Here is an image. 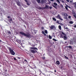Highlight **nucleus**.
Listing matches in <instances>:
<instances>
[{"mask_svg":"<svg viewBox=\"0 0 76 76\" xmlns=\"http://www.w3.org/2000/svg\"><path fill=\"white\" fill-rule=\"evenodd\" d=\"M20 34H21V35H22L27 37L28 38H29V39L31 38V35L29 33L27 32L26 34L24 32H20Z\"/></svg>","mask_w":76,"mask_h":76,"instance_id":"1","label":"nucleus"},{"mask_svg":"<svg viewBox=\"0 0 76 76\" xmlns=\"http://www.w3.org/2000/svg\"><path fill=\"white\" fill-rule=\"evenodd\" d=\"M61 38H64V40H67V37L66 34L63 32H61V34L60 35Z\"/></svg>","mask_w":76,"mask_h":76,"instance_id":"2","label":"nucleus"},{"mask_svg":"<svg viewBox=\"0 0 76 76\" xmlns=\"http://www.w3.org/2000/svg\"><path fill=\"white\" fill-rule=\"evenodd\" d=\"M8 50L11 55H12V56H15V52H14L13 50H12L11 48H9Z\"/></svg>","mask_w":76,"mask_h":76,"instance_id":"3","label":"nucleus"},{"mask_svg":"<svg viewBox=\"0 0 76 76\" xmlns=\"http://www.w3.org/2000/svg\"><path fill=\"white\" fill-rule=\"evenodd\" d=\"M42 9H49V7H48V6L46 5L45 6V7L44 8H42L41 7H39V8H38L39 9H40L41 10H42Z\"/></svg>","mask_w":76,"mask_h":76,"instance_id":"4","label":"nucleus"},{"mask_svg":"<svg viewBox=\"0 0 76 76\" xmlns=\"http://www.w3.org/2000/svg\"><path fill=\"white\" fill-rule=\"evenodd\" d=\"M57 18L61 20H63V19L61 18V16L59 15H57Z\"/></svg>","mask_w":76,"mask_h":76,"instance_id":"5","label":"nucleus"},{"mask_svg":"<svg viewBox=\"0 0 76 76\" xmlns=\"http://www.w3.org/2000/svg\"><path fill=\"white\" fill-rule=\"evenodd\" d=\"M63 15L64 17H67L68 16V15L66 13H65L64 12H63Z\"/></svg>","mask_w":76,"mask_h":76,"instance_id":"6","label":"nucleus"},{"mask_svg":"<svg viewBox=\"0 0 76 76\" xmlns=\"http://www.w3.org/2000/svg\"><path fill=\"white\" fill-rule=\"evenodd\" d=\"M31 53H37V51L36 50H31Z\"/></svg>","mask_w":76,"mask_h":76,"instance_id":"7","label":"nucleus"},{"mask_svg":"<svg viewBox=\"0 0 76 76\" xmlns=\"http://www.w3.org/2000/svg\"><path fill=\"white\" fill-rule=\"evenodd\" d=\"M50 28L51 29H55V26H51L50 27Z\"/></svg>","mask_w":76,"mask_h":76,"instance_id":"8","label":"nucleus"},{"mask_svg":"<svg viewBox=\"0 0 76 76\" xmlns=\"http://www.w3.org/2000/svg\"><path fill=\"white\" fill-rule=\"evenodd\" d=\"M30 49H32L33 50H38V49L37 48H34V47H30Z\"/></svg>","mask_w":76,"mask_h":76,"instance_id":"9","label":"nucleus"},{"mask_svg":"<svg viewBox=\"0 0 76 76\" xmlns=\"http://www.w3.org/2000/svg\"><path fill=\"white\" fill-rule=\"evenodd\" d=\"M56 63L58 65L60 64V61H56Z\"/></svg>","mask_w":76,"mask_h":76,"instance_id":"10","label":"nucleus"},{"mask_svg":"<svg viewBox=\"0 0 76 76\" xmlns=\"http://www.w3.org/2000/svg\"><path fill=\"white\" fill-rule=\"evenodd\" d=\"M16 3L17 4L18 6H20V2H19V1H18L16 2Z\"/></svg>","mask_w":76,"mask_h":76,"instance_id":"11","label":"nucleus"},{"mask_svg":"<svg viewBox=\"0 0 76 76\" xmlns=\"http://www.w3.org/2000/svg\"><path fill=\"white\" fill-rule=\"evenodd\" d=\"M66 47L67 48H68H68H70V49H72V48H72V46H66Z\"/></svg>","mask_w":76,"mask_h":76,"instance_id":"12","label":"nucleus"},{"mask_svg":"<svg viewBox=\"0 0 76 76\" xmlns=\"http://www.w3.org/2000/svg\"><path fill=\"white\" fill-rule=\"evenodd\" d=\"M23 63L24 64H25V63H28V61H27V60H26V59H25L24 60V61H23Z\"/></svg>","mask_w":76,"mask_h":76,"instance_id":"13","label":"nucleus"},{"mask_svg":"<svg viewBox=\"0 0 76 76\" xmlns=\"http://www.w3.org/2000/svg\"><path fill=\"white\" fill-rule=\"evenodd\" d=\"M7 33L8 34H9L10 35L11 34V32L10 31H7Z\"/></svg>","mask_w":76,"mask_h":76,"instance_id":"14","label":"nucleus"},{"mask_svg":"<svg viewBox=\"0 0 76 76\" xmlns=\"http://www.w3.org/2000/svg\"><path fill=\"white\" fill-rule=\"evenodd\" d=\"M58 28L60 30H61V26L59 25L58 26Z\"/></svg>","mask_w":76,"mask_h":76,"instance_id":"15","label":"nucleus"},{"mask_svg":"<svg viewBox=\"0 0 76 76\" xmlns=\"http://www.w3.org/2000/svg\"><path fill=\"white\" fill-rule=\"evenodd\" d=\"M38 3H40L41 2V0H36Z\"/></svg>","mask_w":76,"mask_h":76,"instance_id":"16","label":"nucleus"},{"mask_svg":"<svg viewBox=\"0 0 76 76\" xmlns=\"http://www.w3.org/2000/svg\"><path fill=\"white\" fill-rule=\"evenodd\" d=\"M45 2V0H42L41 1V3H44Z\"/></svg>","mask_w":76,"mask_h":76,"instance_id":"17","label":"nucleus"},{"mask_svg":"<svg viewBox=\"0 0 76 76\" xmlns=\"http://www.w3.org/2000/svg\"><path fill=\"white\" fill-rule=\"evenodd\" d=\"M74 4H75L74 7L75 8H76V2H75L73 3Z\"/></svg>","mask_w":76,"mask_h":76,"instance_id":"18","label":"nucleus"},{"mask_svg":"<svg viewBox=\"0 0 76 76\" xmlns=\"http://www.w3.org/2000/svg\"><path fill=\"white\" fill-rule=\"evenodd\" d=\"M69 23L70 24H73V22L72 21H69Z\"/></svg>","mask_w":76,"mask_h":76,"instance_id":"19","label":"nucleus"},{"mask_svg":"<svg viewBox=\"0 0 76 76\" xmlns=\"http://www.w3.org/2000/svg\"><path fill=\"white\" fill-rule=\"evenodd\" d=\"M49 38L50 39H52V37H51V36L49 35Z\"/></svg>","mask_w":76,"mask_h":76,"instance_id":"20","label":"nucleus"},{"mask_svg":"<svg viewBox=\"0 0 76 76\" xmlns=\"http://www.w3.org/2000/svg\"><path fill=\"white\" fill-rule=\"evenodd\" d=\"M52 19L54 21H56V19L54 18H53Z\"/></svg>","mask_w":76,"mask_h":76,"instance_id":"21","label":"nucleus"},{"mask_svg":"<svg viewBox=\"0 0 76 76\" xmlns=\"http://www.w3.org/2000/svg\"><path fill=\"white\" fill-rule=\"evenodd\" d=\"M53 4H54L55 6H57V3H56V2L54 3Z\"/></svg>","mask_w":76,"mask_h":76,"instance_id":"22","label":"nucleus"},{"mask_svg":"<svg viewBox=\"0 0 76 76\" xmlns=\"http://www.w3.org/2000/svg\"><path fill=\"white\" fill-rule=\"evenodd\" d=\"M9 21L10 22H11V21H12V18H10L9 19Z\"/></svg>","mask_w":76,"mask_h":76,"instance_id":"23","label":"nucleus"},{"mask_svg":"<svg viewBox=\"0 0 76 76\" xmlns=\"http://www.w3.org/2000/svg\"><path fill=\"white\" fill-rule=\"evenodd\" d=\"M45 34H48V32H47V30H45Z\"/></svg>","mask_w":76,"mask_h":76,"instance_id":"24","label":"nucleus"},{"mask_svg":"<svg viewBox=\"0 0 76 76\" xmlns=\"http://www.w3.org/2000/svg\"><path fill=\"white\" fill-rule=\"evenodd\" d=\"M64 57H65V58H66V59H67L68 60L69 59V58H68V57H66V56H64Z\"/></svg>","mask_w":76,"mask_h":76,"instance_id":"25","label":"nucleus"},{"mask_svg":"<svg viewBox=\"0 0 76 76\" xmlns=\"http://www.w3.org/2000/svg\"><path fill=\"white\" fill-rule=\"evenodd\" d=\"M64 17V19H66V20H67V19H68V18H67V17Z\"/></svg>","mask_w":76,"mask_h":76,"instance_id":"26","label":"nucleus"},{"mask_svg":"<svg viewBox=\"0 0 76 76\" xmlns=\"http://www.w3.org/2000/svg\"><path fill=\"white\" fill-rule=\"evenodd\" d=\"M53 41H57V40L55 39H53Z\"/></svg>","mask_w":76,"mask_h":76,"instance_id":"27","label":"nucleus"},{"mask_svg":"<svg viewBox=\"0 0 76 76\" xmlns=\"http://www.w3.org/2000/svg\"><path fill=\"white\" fill-rule=\"evenodd\" d=\"M67 7H67V6H65V8H66V10H68V8H67Z\"/></svg>","mask_w":76,"mask_h":76,"instance_id":"28","label":"nucleus"},{"mask_svg":"<svg viewBox=\"0 0 76 76\" xmlns=\"http://www.w3.org/2000/svg\"><path fill=\"white\" fill-rule=\"evenodd\" d=\"M58 2V3H60V1H59V0H56Z\"/></svg>","mask_w":76,"mask_h":76,"instance_id":"29","label":"nucleus"},{"mask_svg":"<svg viewBox=\"0 0 76 76\" xmlns=\"http://www.w3.org/2000/svg\"><path fill=\"white\" fill-rule=\"evenodd\" d=\"M42 58L43 60H45V57L44 56L42 57Z\"/></svg>","mask_w":76,"mask_h":76,"instance_id":"30","label":"nucleus"},{"mask_svg":"<svg viewBox=\"0 0 76 76\" xmlns=\"http://www.w3.org/2000/svg\"><path fill=\"white\" fill-rule=\"evenodd\" d=\"M27 5H28V6H29L30 4H29V3L28 2H27Z\"/></svg>","mask_w":76,"mask_h":76,"instance_id":"31","label":"nucleus"},{"mask_svg":"<svg viewBox=\"0 0 76 76\" xmlns=\"http://www.w3.org/2000/svg\"><path fill=\"white\" fill-rule=\"evenodd\" d=\"M4 76H7V74H4Z\"/></svg>","mask_w":76,"mask_h":76,"instance_id":"32","label":"nucleus"},{"mask_svg":"<svg viewBox=\"0 0 76 76\" xmlns=\"http://www.w3.org/2000/svg\"><path fill=\"white\" fill-rule=\"evenodd\" d=\"M66 6H67V7H68V8H69V9H70V8H71L69 6L67 5H66Z\"/></svg>","mask_w":76,"mask_h":76,"instance_id":"33","label":"nucleus"},{"mask_svg":"<svg viewBox=\"0 0 76 76\" xmlns=\"http://www.w3.org/2000/svg\"><path fill=\"white\" fill-rule=\"evenodd\" d=\"M52 8H53V7H49V9L50 10L51 9H52Z\"/></svg>","mask_w":76,"mask_h":76,"instance_id":"34","label":"nucleus"},{"mask_svg":"<svg viewBox=\"0 0 76 76\" xmlns=\"http://www.w3.org/2000/svg\"><path fill=\"white\" fill-rule=\"evenodd\" d=\"M68 18H69V19H70V18H71V16H68Z\"/></svg>","mask_w":76,"mask_h":76,"instance_id":"35","label":"nucleus"},{"mask_svg":"<svg viewBox=\"0 0 76 76\" xmlns=\"http://www.w3.org/2000/svg\"><path fill=\"white\" fill-rule=\"evenodd\" d=\"M64 29H69L68 28H67V27H66V28H64Z\"/></svg>","mask_w":76,"mask_h":76,"instance_id":"36","label":"nucleus"},{"mask_svg":"<svg viewBox=\"0 0 76 76\" xmlns=\"http://www.w3.org/2000/svg\"><path fill=\"white\" fill-rule=\"evenodd\" d=\"M44 31H42V34H44Z\"/></svg>","mask_w":76,"mask_h":76,"instance_id":"37","label":"nucleus"},{"mask_svg":"<svg viewBox=\"0 0 76 76\" xmlns=\"http://www.w3.org/2000/svg\"><path fill=\"white\" fill-rule=\"evenodd\" d=\"M17 58H18V59H20V58L19 57H18Z\"/></svg>","mask_w":76,"mask_h":76,"instance_id":"38","label":"nucleus"},{"mask_svg":"<svg viewBox=\"0 0 76 76\" xmlns=\"http://www.w3.org/2000/svg\"><path fill=\"white\" fill-rule=\"evenodd\" d=\"M61 6L62 7H63V5L61 4Z\"/></svg>","mask_w":76,"mask_h":76,"instance_id":"39","label":"nucleus"},{"mask_svg":"<svg viewBox=\"0 0 76 76\" xmlns=\"http://www.w3.org/2000/svg\"><path fill=\"white\" fill-rule=\"evenodd\" d=\"M24 1H26V2L28 3V1L27 0H24Z\"/></svg>","mask_w":76,"mask_h":76,"instance_id":"40","label":"nucleus"},{"mask_svg":"<svg viewBox=\"0 0 76 76\" xmlns=\"http://www.w3.org/2000/svg\"><path fill=\"white\" fill-rule=\"evenodd\" d=\"M43 35H44V36H46V34H45V33L43 34Z\"/></svg>","mask_w":76,"mask_h":76,"instance_id":"41","label":"nucleus"},{"mask_svg":"<svg viewBox=\"0 0 76 76\" xmlns=\"http://www.w3.org/2000/svg\"><path fill=\"white\" fill-rule=\"evenodd\" d=\"M7 18L8 19H9V18H10V16H8L7 17Z\"/></svg>","mask_w":76,"mask_h":76,"instance_id":"42","label":"nucleus"},{"mask_svg":"<svg viewBox=\"0 0 76 76\" xmlns=\"http://www.w3.org/2000/svg\"><path fill=\"white\" fill-rule=\"evenodd\" d=\"M53 7H54V8H56V7L54 5L53 6Z\"/></svg>","mask_w":76,"mask_h":76,"instance_id":"43","label":"nucleus"},{"mask_svg":"<svg viewBox=\"0 0 76 76\" xmlns=\"http://www.w3.org/2000/svg\"><path fill=\"white\" fill-rule=\"evenodd\" d=\"M66 1L67 2H69V0H66Z\"/></svg>","mask_w":76,"mask_h":76,"instance_id":"44","label":"nucleus"},{"mask_svg":"<svg viewBox=\"0 0 76 76\" xmlns=\"http://www.w3.org/2000/svg\"><path fill=\"white\" fill-rule=\"evenodd\" d=\"M62 3H64V1H62Z\"/></svg>","mask_w":76,"mask_h":76,"instance_id":"45","label":"nucleus"},{"mask_svg":"<svg viewBox=\"0 0 76 76\" xmlns=\"http://www.w3.org/2000/svg\"><path fill=\"white\" fill-rule=\"evenodd\" d=\"M42 30H44V27H42Z\"/></svg>","mask_w":76,"mask_h":76,"instance_id":"46","label":"nucleus"},{"mask_svg":"<svg viewBox=\"0 0 76 76\" xmlns=\"http://www.w3.org/2000/svg\"><path fill=\"white\" fill-rule=\"evenodd\" d=\"M14 60H16V59L15 58H14Z\"/></svg>","mask_w":76,"mask_h":76,"instance_id":"47","label":"nucleus"},{"mask_svg":"<svg viewBox=\"0 0 76 76\" xmlns=\"http://www.w3.org/2000/svg\"><path fill=\"white\" fill-rule=\"evenodd\" d=\"M7 70H5V72H7Z\"/></svg>","mask_w":76,"mask_h":76,"instance_id":"48","label":"nucleus"},{"mask_svg":"<svg viewBox=\"0 0 76 76\" xmlns=\"http://www.w3.org/2000/svg\"><path fill=\"white\" fill-rule=\"evenodd\" d=\"M51 1H54V0H50Z\"/></svg>","mask_w":76,"mask_h":76,"instance_id":"49","label":"nucleus"},{"mask_svg":"<svg viewBox=\"0 0 76 76\" xmlns=\"http://www.w3.org/2000/svg\"><path fill=\"white\" fill-rule=\"evenodd\" d=\"M74 27V28H76V25H75Z\"/></svg>","mask_w":76,"mask_h":76,"instance_id":"50","label":"nucleus"},{"mask_svg":"<svg viewBox=\"0 0 76 76\" xmlns=\"http://www.w3.org/2000/svg\"><path fill=\"white\" fill-rule=\"evenodd\" d=\"M54 72L55 73H56V70H54Z\"/></svg>","mask_w":76,"mask_h":76,"instance_id":"51","label":"nucleus"},{"mask_svg":"<svg viewBox=\"0 0 76 76\" xmlns=\"http://www.w3.org/2000/svg\"><path fill=\"white\" fill-rule=\"evenodd\" d=\"M70 3H72V1H70Z\"/></svg>","mask_w":76,"mask_h":76,"instance_id":"52","label":"nucleus"},{"mask_svg":"<svg viewBox=\"0 0 76 76\" xmlns=\"http://www.w3.org/2000/svg\"><path fill=\"white\" fill-rule=\"evenodd\" d=\"M41 72H40V74H39V75H41Z\"/></svg>","mask_w":76,"mask_h":76,"instance_id":"53","label":"nucleus"},{"mask_svg":"<svg viewBox=\"0 0 76 76\" xmlns=\"http://www.w3.org/2000/svg\"><path fill=\"white\" fill-rule=\"evenodd\" d=\"M1 41H1V40L0 39V42H1Z\"/></svg>","mask_w":76,"mask_h":76,"instance_id":"54","label":"nucleus"},{"mask_svg":"<svg viewBox=\"0 0 76 76\" xmlns=\"http://www.w3.org/2000/svg\"><path fill=\"white\" fill-rule=\"evenodd\" d=\"M65 42L66 43H67V42H66V41Z\"/></svg>","mask_w":76,"mask_h":76,"instance_id":"55","label":"nucleus"},{"mask_svg":"<svg viewBox=\"0 0 76 76\" xmlns=\"http://www.w3.org/2000/svg\"><path fill=\"white\" fill-rule=\"evenodd\" d=\"M67 31H69V30H66Z\"/></svg>","mask_w":76,"mask_h":76,"instance_id":"56","label":"nucleus"},{"mask_svg":"<svg viewBox=\"0 0 76 76\" xmlns=\"http://www.w3.org/2000/svg\"><path fill=\"white\" fill-rule=\"evenodd\" d=\"M62 66H61V68H62Z\"/></svg>","mask_w":76,"mask_h":76,"instance_id":"57","label":"nucleus"},{"mask_svg":"<svg viewBox=\"0 0 76 76\" xmlns=\"http://www.w3.org/2000/svg\"><path fill=\"white\" fill-rule=\"evenodd\" d=\"M72 0V1H73V0Z\"/></svg>","mask_w":76,"mask_h":76,"instance_id":"58","label":"nucleus"},{"mask_svg":"<svg viewBox=\"0 0 76 76\" xmlns=\"http://www.w3.org/2000/svg\"><path fill=\"white\" fill-rule=\"evenodd\" d=\"M75 69L76 70V69Z\"/></svg>","mask_w":76,"mask_h":76,"instance_id":"59","label":"nucleus"}]
</instances>
